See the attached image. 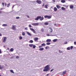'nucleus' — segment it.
Wrapping results in <instances>:
<instances>
[{
	"instance_id": "f03ea898",
	"label": "nucleus",
	"mask_w": 76,
	"mask_h": 76,
	"mask_svg": "<svg viewBox=\"0 0 76 76\" xmlns=\"http://www.w3.org/2000/svg\"><path fill=\"white\" fill-rule=\"evenodd\" d=\"M31 25L33 26H38L39 25L38 23H31Z\"/></svg>"
},
{
	"instance_id": "e433bc0d",
	"label": "nucleus",
	"mask_w": 76,
	"mask_h": 76,
	"mask_svg": "<svg viewBox=\"0 0 76 76\" xmlns=\"http://www.w3.org/2000/svg\"><path fill=\"white\" fill-rule=\"evenodd\" d=\"M22 38H23L21 36H20L19 37V39H20V40L22 39Z\"/></svg>"
},
{
	"instance_id": "603ef678",
	"label": "nucleus",
	"mask_w": 76,
	"mask_h": 76,
	"mask_svg": "<svg viewBox=\"0 0 76 76\" xmlns=\"http://www.w3.org/2000/svg\"><path fill=\"white\" fill-rule=\"evenodd\" d=\"M74 44L75 45H76V42H74Z\"/></svg>"
},
{
	"instance_id": "a19ab883",
	"label": "nucleus",
	"mask_w": 76,
	"mask_h": 76,
	"mask_svg": "<svg viewBox=\"0 0 76 76\" xmlns=\"http://www.w3.org/2000/svg\"><path fill=\"white\" fill-rule=\"evenodd\" d=\"M19 58V56H17L16 57V58Z\"/></svg>"
},
{
	"instance_id": "4c0bfd02",
	"label": "nucleus",
	"mask_w": 76,
	"mask_h": 76,
	"mask_svg": "<svg viewBox=\"0 0 76 76\" xmlns=\"http://www.w3.org/2000/svg\"><path fill=\"white\" fill-rule=\"evenodd\" d=\"M50 48V47L49 46H46L45 48V49H48V48Z\"/></svg>"
},
{
	"instance_id": "9b49d317",
	"label": "nucleus",
	"mask_w": 76,
	"mask_h": 76,
	"mask_svg": "<svg viewBox=\"0 0 76 76\" xmlns=\"http://www.w3.org/2000/svg\"><path fill=\"white\" fill-rule=\"evenodd\" d=\"M55 12H56L57 10V8L56 7H54L53 8Z\"/></svg>"
},
{
	"instance_id": "dca6fc26",
	"label": "nucleus",
	"mask_w": 76,
	"mask_h": 76,
	"mask_svg": "<svg viewBox=\"0 0 76 76\" xmlns=\"http://www.w3.org/2000/svg\"><path fill=\"white\" fill-rule=\"evenodd\" d=\"M61 3H64L66 2V0H61Z\"/></svg>"
},
{
	"instance_id": "2eb2a0df",
	"label": "nucleus",
	"mask_w": 76,
	"mask_h": 76,
	"mask_svg": "<svg viewBox=\"0 0 76 76\" xmlns=\"http://www.w3.org/2000/svg\"><path fill=\"white\" fill-rule=\"evenodd\" d=\"M6 37H4V40L3 41V42H6Z\"/></svg>"
},
{
	"instance_id": "393cba45",
	"label": "nucleus",
	"mask_w": 76,
	"mask_h": 76,
	"mask_svg": "<svg viewBox=\"0 0 76 76\" xmlns=\"http://www.w3.org/2000/svg\"><path fill=\"white\" fill-rule=\"evenodd\" d=\"M39 50L40 51H42V50H44V48H40L39 49Z\"/></svg>"
},
{
	"instance_id": "338daca9",
	"label": "nucleus",
	"mask_w": 76,
	"mask_h": 76,
	"mask_svg": "<svg viewBox=\"0 0 76 76\" xmlns=\"http://www.w3.org/2000/svg\"><path fill=\"white\" fill-rule=\"evenodd\" d=\"M4 47H6V46L5 45L4 46Z\"/></svg>"
},
{
	"instance_id": "4468645a",
	"label": "nucleus",
	"mask_w": 76,
	"mask_h": 76,
	"mask_svg": "<svg viewBox=\"0 0 76 76\" xmlns=\"http://www.w3.org/2000/svg\"><path fill=\"white\" fill-rule=\"evenodd\" d=\"M46 41L47 42H51V39H47Z\"/></svg>"
},
{
	"instance_id": "412c9836",
	"label": "nucleus",
	"mask_w": 76,
	"mask_h": 76,
	"mask_svg": "<svg viewBox=\"0 0 76 76\" xmlns=\"http://www.w3.org/2000/svg\"><path fill=\"white\" fill-rule=\"evenodd\" d=\"M29 42L30 43H33V42H34V41L32 40H31L29 41Z\"/></svg>"
},
{
	"instance_id": "a18cd8bd",
	"label": "nucleus",
	"mask_w": 76,
	"mask_h": 76,
	"mask_svg": "<svg viewBox=\"0 0 76 76\" xmlns=\"http://www.w3.org/2000/svg\"><path fill=\"white\" fill-rule=\"evenodd\" d=\"M19 18H20V17H16V18L17 19H19Z\"/></svg>"
},
{
	"instance_id": "4be33fe9",
	"label": "nucleus",
	"mask_w": 76,
	"mask_h": 76,
	"mask_svg": "<svg viewBox=\"0 0 76 76\" xmlns=\"http://www.w3.org/2000/svg\"><path fill=\"white\" fill-rule=\"evenodd\" d=\"M61 9L62 10H64V11H66V9L64 7H62Z\"/></svg>"
},
{
	"instance_id": "f8f14e48",
	"label": "nucleus",
	"mask_w": 76,
	"mask_h": 76,
	"mask_svg": "<svg viewBox=\"0 0 76 76\" xmlns=\"http://www.w3.org/2000/svg\"><path fill=\"white\" fill-rule=\"evenodd\" d=\"M56 7H57V9H58L61 8V7L58 5H56Z\"/></svg>"
},
{
	"instance_id": "423d86ee",
	"label": "nucleus",
	"mask_w": 76,
	"mask_h": 76,
	"mask_svg": "<svg viewBox=\"0 0 76 76\" xmlns=\"http://www.w3.org/2000/svg\"><path fill=\"white\" fill-rule=\"evenodd\" d=\"M36 2L37 3L39 4H40L42 3V1H41L37 0L36 1Z\"/></svg>"
},
{
	"instance_id": "cd10ccee",
	"label": "nucleus",
	"mask_w": 76,
	"mask_h": 76,
	"mask_svg": "<svg viewBox=\"0 0 76 76\" xmlns=\"http://www.w3.org/2000/svg\"><path fill=\"white\" fill-rule=\"evenodd\" d=\"M42 46H45L46 45L45 43H43L41 44Z\"/></svg>"
},
{
	"instance_id": "2f4dec72",
	"label": "nucleus",
	"mask_w": 76,
	"mask_h": 76,
	"mask_svg": "<svg viewBox=\"0 0 76 76\" xmlns=\"http://www.w3.org/2000/svg\"><path fill=\"white\" fill-rule=\"evenodd\" d=\"M3 69V66H1V65H0V69Z\"/></svg>"
},
{
	"instance_id": "a211bd4d",
	"label": "nucleus",
	"mask_w": 76,
	"mask_h": 76,
	"mask_svg": "<svg viewBox=\"0 0 76 76\" xmlns=\"http://www.w3.org/2000/svg\"><path fill=\"white\" fill-rule=\"evenodd\" d=\"M2 4L3 6H4V4H5V6H6V5H7V4H6V3H5L4 4V2H3L2 3Z\"/></svg>"
},
{
	"instance_id": "f257e3e1",
	"label": "nucleus",
	"mask_w": 76,
	"mask_h": 76,
	"mask_svg": "<svg viewBox=\"0 0 76 76\" xmlns=\"http://www.w3.org/2000/svg\"><path fill=\"white\" fill-rule=\"evenodd\" d=\"M50 65H46L44 69H43L44 72H48L50 70V68H49V66Z\"/></svg>"
},
{
	"instance_id": "de8ad7c7",
	"label": "nucleus",
	"mask_w": 76,
	"mask_h": 76,
	"mask_svg": "<svg viewBox=\"0 0 76 76\" xmlns=\"http://www.w3.org/2000/svg\"><path fill=\"white\" fill-rule=\"evenodd\" d=\"M15 5H14L12 7V9H13V8L15 6Z\"/></svg>"
},
{
	"instance_id": "e2e57ef3",
	"label": "nucleus",
	"mask_w": 76,
	"mask_h": 76,
	"mask_svg": "<svg viewBox=\"0 0 76 76\" xmlns=\"http://www.w3.org/2000/svg\"><path fill=\"white\" fill-rule=\"evenodd\" d=\"M7 50H9V48H7Z\"/></svg>"
},
{
	"instance_id": "c03bdc74",
	"label": "nucleus",
	"mask_w": 76,
	"mask_h": 76,
	"mask_svg": "<svg viewBox=\"0 0 76 76\" xmlns=\"http://www.w3.org/2000/svg\"><path fill=\"white\" fill-rule=\"evenodd\" d=\"M9 4H7V7H9Z\"/></svg>"
},
{
	"instance_id": "5fc2aeb1",
	"label": "nucleus",
	"mask_w": 76,
	"mask_h": 76,
	"mask_svg": "<svg viewBox=\"0 0 76 76\" xmlns=\"http://www.w3.org/2000/svg\"><path fill=\"white\" fill-rule=\"evenodd\" d=\"M41 47H42V46H39V48H41Z\"/></svg>"
},
{
	"instance_id": "20e7f679",
	"label": "nucleus",
	"mask_w": 76,
	"mask_h": 76,
	"mask_svg": "<svg viewBox=\"0 0 76 76\" xmlns=\"http://www.w3.org/2000/svg\"><path fill=\"white\" fill-rule=\"evenodd\" d=\"M30 30L31 31H32L34 33V34H35L36 33V31H35V30L34 29V28H30Z\"/></svg>"
},
{
	"instance_id": "c756f323",
	"label": "nucleus",
	"mask_w": 76,
	"mask_h": 76,
	"mask_svg": "<svg viewBox=\"0 0 76 76\" xmlns=\"http://www.w3.org/2000/svg\"><path fill=\"white\" fill-rule=\"evenodd\" d=\"M7 25L6 24H4L2 25V26H7Z\"/></svg>"
},
{
	"instance_id": "0eeeda50",
	"label": "nucleus",
	"mask_w": 76,
	"mask_h": 76,
	"mask_svg": "<svg viewBox=\"0 0 76 76\" xmlns=\"http://www.w3.org/2000/svg\"><path fill=\"white\" fill-rule=\"evenodd\" d=\"M39 17H40V18H39V19H40V20H44V17H42L41 16H39Z\"/></svg>"
},
{
	"instance_id": "6ab92c4d",
	"label": "nucleus",
	"mask_w": 76,
	"mask_h": 76,
	"mask_svg": "<svg viewBox=\"0 0 76 76\" xmlns=\"http://www.w3.org/2000/svg\"><path fill=\"white\" fill-rule=\"evenodd\" d=\"M13 51H14V49L13 48H11L10 49V51H11V52H13Z\"/></svg>"
},
{
	"instance_id": "b1692460",
	"label": "nucleus",
	"mask_w": 76,
	"mask_h": 76,
	"mask_svg": "<svg viewBox=\"0 0 76 76\" xmlns=\"http://www.w3.org/2000/svg\"><path fill=\"white\" fill-rule=\"evenodd\" d=\"M66 73V71H64L63 72L62 75H64Z\"/></svg>"
},
{
	"instance_id": "39448f33",
	"label": "nucleus",
	"mask_w": 76,
	"mask_h": 76,
	"mask_svg": "<svg viewBox=\"0 0 76 76\" xmlns=\"http://www.w3.org/2000/svg\"><path fill=\"white\" fill-rule=\"evenodd\" d=\"M13 26L12 27V29L13 30H16V26H13Z\"/></svg>"
},
{
	"instance_id": "ea45409f",
	"label": "nucleus",
	"mask_w": 76,
	"mask_h": 76,
	"mask_svg": "<svg viewBox=\"0 0 76 76\" xmlns=\"http://www.w3.org/2000/svg\"><path fill=\"white\" fill-rule=\"evenodd\" d=\"M47 36H54V35H50L49 34H47Z\"/></svg>"
},
{
	"instance_id": "58836bf2",
	"label": "nucleus",
	"mask_w": 76,
	"mask_h": 76,
	"mask_svg": "<svg viewBox=\"0 0 76 76\" xmlns=\"http://www.w3.org/2000/svg\"><path fill=\"white\" fill-rule=\"evenodd\" d=\"M46 44L47 45H50V42H47L46 43Z\"/></svg>"
},
{
	"instance_id": "72a5a7b5",
	"label": "nucleus",
	"mask_w": 76,
	"mask_h": 76,
	"mask_svg": "<svg viewBox=\"0 0 76 76\" xmlns=\"http://www.w3.org/2000/svg\"><path fill=\"white\" fill-rule=\"evenodd\" d=\"M41 31L42 32H44V28H42L41 29Z\"/></svg>"
},
{
	"instance_id": "7c9ffc66",
	"label": "nucleus",
	"mask_w": 76,
	"mask_h": 76,
	"mask_svg": "<svg viewBox=\"0 0 76 76\" xmlns=\"http://www.w3.org/2000/svg\"><path fill=\"white\" fill-rule=\"evenodd\" d=\"M57 39H54L53 40V42H56V41H57Z\"/></svg>"
},
{
	"instance_id": "6e6d98bb",
	"label": "nucleus",
	"mask_w": 76,
	"mask_h": 76,
	"mask_svg": "<svg viewBox=\"0 0 76 76\" xmlns=\"http://www.w3.org/2000/svg\"><path fill=\"white\" fill-rule=\"evenodd\" d=\"M53 2H56V1H55V0H53Z\"/></svg>"
},
{
	"instance_id": "8fccbe9b",
	"label": "nucleus",
	"mask_w": 76,
	"mask_h": 76,
	"mask_svg": "<svg viewBox=\"0 0 76 76\" xmlns=\"http://www.w3.org/2000/svg\"><path fill=\"white\" fill-rule=\"evenodd\" d=\"M1 49H0V54H1Z\"/></svg>"
},
{
	"instance_id": "aec40b11",
	"label": "nucleus",
	"mask_w": 76,
	"mask_h": 76,
	"mask_svg": "<svg viewBox=\"0 0 76 76\" xmlns=\"http://www.w3.org/2000/svg\"><path fill=\"white\" fill-rule=\"evenodd\" d=\"M49 29H50V32H51H51H53V29H52V28L50 27L49 28Z\"/></svg>"
},
{
	"instance_id": "79ce46f5",
	"label": "nucleus",
	"mask_w": 76,
	"mask_h": 76,
	"mask_svg": "<svg viewBox=\"0 0 76 76\" xmlns=\"http://www.w3.org/2000/svg\"><path fill=\"white\" fill-rule=\"evenodd\" d=\"M53 70H54L53 69H51L50 71V72H53Z\"/></svg>"
},
{
	"instance_id": "bb28decb",
	"label": "nucleus",
	"mask_w": 76,
	"mask_h": 76,
	"mask_svg": "<svg viewBox=\"0 0 76 76\" xmlns=\"http://www.w3.org/2000/svg\"><path fill=\"white\" fill-rule=\"evenodd\" d=\"M10 71L11 72V73H15L14 72H13V70H10Z\"/></svg>"
},
{
	"instance_id": "774afa93",
	"label": "nucleus",
	"mask_w": 76,
	"mask_h": 76,
	"mask_svg": "<svg viewBox=\"0 0 76 76\" xmlns=\"http://www.w3.org/2000/svg\"><path fill=\"white\" fill-rule=\"evenodd\" d=\"M0 76H1V75L0 74Z\"/></svg>"
},
{
	"instance_id": "37998d69",
	"label": "nucleus",
	"mask_w": 76,
	"mask_h": 76,
	"mask_svg": "<svg viewBox=\"0 0 76 76\" xmlns=\"http://www.w3.org/2000/svg\"><path fill=\"white\" fill-rule=\"evenodd\" d=\"M64 44H67V42H65V43H64Z\"/></svg>"
},
{
	"instance_id": "9d476101",
	"label": "nucleus",
	"mask_w": 76,
	"mask_h": 76,
	"mask_svg": "<svg viewBox=\"0 0 76 76\" xmlns=\"http://www.w3.org/2000/svg\"><path fill=\"white\" fill-rule=\"evenodd\" d=\"M34 40L35 41H38V37H35L34 39Z\"/></svg>"
},
{
	"instance_id": "f704fd0d",
	"label": "nucleus",
	"mask_w": 76,
	"mask_h": 76,
	"mask_svg": "<svg viewBox=\"0 0 76 76\" xmlns=\"http://www.w3.org/2000/svg\"><path fill=\"white\" fill-rule=\"evenodd\" d=\"M33 48H36V46L35 45H33Z\"/></svg>"
},
{
	"instance_id": "13d9d810",
	"label": "nucleus",
	"mask_w": 76,
	"mask_h": 76,
	"mask_svg": "<svg viewBox=\"0 0 76 76\" xmlns=\"http://www.w3.org/2000/svg\"><path fill=\"white\" fill-rule=\"evenodd\" d=\"M59 52L60 53H61V51H60V50H59Z\"/></svg>"
},
{
	"instance_id": "c9c22d12",
	"label": "nucleus",
	"mask_w": 76,
	"mask_h": 76,
	"mask_svg": "<svg viewBox=\"0 0 76 76\" xmlns=\"http://www.w3.org/2000/svg\"><path fill=\"white\" fill-rule=\"evenodd\" d=\"M67 49L68 50H70V47H68L67 48Z\"/></svg>"
},
{
	"instance_id": "864d4df0",
	"label": "nucleus",
	"mask_w": 76,
	"mask_h": 76,
	"mask_svg": "<svg viewBox=\"0 0 76 76\" xmlns=\"http://www.w3.org/2000/svg\"><path fill=\"white\" fill-rule=\"evenodd\" d=\"M54 25L56 26H58L56 24H54Z\"/></svg>"
},
{
	"instance_id": "c85d7f7f",
	"label": "nucleus",
	"mask_w": 76,
	"mask_h": 76,
	"mask_svg": "<svg viewBox=\"0 0 76 76\" xmlns=\"http://www.w3.org/2000/svg\"><path fill=\"white\" fill-rule=\"evenodd\" d=\"M45 25H48V23L46 22L44 23Z\"/></svg>"
},
{
	"instance_id": "4d7b16f0",
	"label": "nucleus",
	"mask_w": 76,
	"mask_h": 76,
	"mask_svg": "<svg viewBox=\"0 0 76 76\" xmlns=\"http://www.w3.org/2000/svg\"><path fill=\"white\" fill-rule=\"evenodd\" d=\"M27 17L28 18H29V16L28 15H27Z\"/></svg>"
},
{
	"instance_id": "052dcab7",
	"label": "nucleus",
	"mask_w": 76,
	"mask_h": 76,
	"mask_svg": "<svg viewBox=\"0 0 76 76\" xmlns=\"http://www.w3.org/2000/svg\"><path fill=\"white\" fill-rule=\"evenodd\" d=\"M2 36V35H1V33H0V37H1Z\"/></svg>"
},
{
	"instance_id": "473e14b6",
	"label": "nucleus",
	"mask_w": 76,
	"mask_h": 76,
	"mask_svg": "<svg viewBox=\"0 0 76 76\" xmlns=\"http://www.w3.org/2000/svg\"><path fill=\"white\" fill-rule=\"evenodd\" d=\"M22 35L23 36H25V33L24 32H23L22 34Z\"/></svg>"
},
{
	"instance_id": "a878e982",
	"label": "nucleus",
	"mask_w": 76,
	"mask_h": 76,
	"mask_svg": "<svg viewBox=\"0 0 76 76\" xmlns=\"http://www.w3.org/2000/svg\"><path fill=\"white\" fill-rule=\"evenodd\" d=\"M63 6H64V7H66V8L68 7V6L66 5H64Z\"/></svg>"
},
{
	"instance_id": "3c124183",
	"label": "nucleus",
	"mask_w": 76,
	"mask_h": 76,
	"mask_svg": "<svg viewBox=\"0 0 76 76\" xmlns=\"http://www.w3.org/2000/svg\"><path fill=\"white\" fill-rule=\"evenodd\" d=\"M25 29L26 30H28V27H26L25 28Z\"/></svg>"
},
{
	"instance_id": "09e8293b",
	"label": "nucleus",
	"mask_w": 76,
	"mask_h": 76,
	"mask_svg": "<svg viewBox=\"0 0 76 76\" xmlns=\"http://www.w3.org/2000/svg\"><path fill=\"white\" fill-rule=\"evenodd\" d=\"M70 48H71V49H73V46H71L70 47Z\"/></svg>"
},
{
	"instance_id": "69168bd1",
	"label": "nucleus",
	"mask_w": 76,
	"mask_h": 76,
	"mask_svg": "<svg viewBox=\"0 0 76 76\" xmlns=\"http://www.w3.org/2000/svg\"><path fill=\"white\" fill-rule=\"evenodd\" d=\"M2 13V11H0V13Z\"/></svg>"
},
{
	"instance_id": "0e129e2a",
	"label": "nucleus",
	"mask_w": 76,
	"mask_h": 76,
	"mask_svg": "<svg viewBox=\"0 0 76 76\" xmlns=\"http://www.w3.org/2000/svg\"><path fill=\"white\" fill-rule=\"evenodd\" d=\"M48 75H49V74H47L46 75V76H48Z\"/></svg>"
},
{
	"instance_id": "f3484780",
	"label": "nucleus",
	"mask_w": 76,
	"mask_h": 76,
	"mask_svg": "<svg viewBox=\"0 0 76 76\" xmlns=\"http://www.w3.org/2000/svg\"><path fill=\"white\" fill-rule=\"evenodd\" d=\"M48 5L45 4V8H46V9H48Z\"/></svg>"
},
{
	"instance_id": "bf43d9fd",
	"label": "nucleus",
	"mask_w": 76,
	"mask_h": 76,
	"mask_svg": "<svg viewBox=\"0 0 76 76\" xmlns=\"http://www.w3.org/2000/svg\"><path fill=\"white\" fill-rule=\"evenodd\" d=\"M63 53V51H61V53Z\"/></svg>"
},
{
	"instance_id": "ddd939ff",
	"label": "nucleus",
	"mask_w": 76,
	"mask_h": 76,
	"mask_svg": "<svg viewBox=\"0 0 76 76\" xmlns=\"http://www.w3.org/2000/svg\"><path fill=\"white\" fill-rule=\"evenodd\" d=\"M26 33L27 34H28V35H29L30 36H32V34H31L29 32L27 31Z\"/></svg>"
},
{
	"instance_id": "6e6552de",
	"label": "nucleus",
	"mask_w": 76,
	"mask_h": 76,
	"mask_svg": "<svg viewBox=\"0 0 76 76\" xmlns=\"http://www.w3.org/2000/svg\"><path fill=\"white\" fill-rule=\"evenodd\" d=\"M41 18V17H39V16H38L35 19V20H38L39 18Z\"/></svg>"
},
{
	"instance_id": "7ed1b4c3",
	"label": "nucleus",
	"mask_w": 76,
	"mask_h": 76,
	"mask_svg": "<svg viewBox=\"0 0 76 76\" xmlns=\"http://www.w3.org/2000/svg\"><path fill=\"white\" fill-rule=\"evenodd\" d=\"M45 18H48V19H51V16H50L48 15H45L44 16Z\"/></svg>"
},
{
	"instance_id": "680f3d73",
	"label": "nucleus",
	"mask_w": 76,
	"mask_h": 76,
	"mask_svg": "<svg viewBox=\"0 0 76 76\" xmlns=\"http://www.w3.org/2000/svg\"><path fill=\"white\" fill-rule=\"evenodd\" d=\"M44 6V4H43V5H42V7H43Z\"/></svg>"
},
{
	"instance_id": "49530a36",
	"label": "nucleus",
	"mask_w": 76,
	"mask_h": 76,
	"mask_svg": "<svg viewBox=\"0 0 76 76\" xmlns=\"http://www.w3.org/2000/svg\"><path fill=\"white\" fill-rule=\"evenodd\" d=\"M29 27L30 28H31V24H29Z\"/></svg>"
},
{
	"instance_id": "1a4fd4ad",
	"label": "nucleus",
	"mask_w": 76,
	"mask_h": 76,
	"mask_svg": "<svg viewBox=\"0 0 76 76\" xmlns=\"http://www.w3.org/2000/svg\"><path fill=\"white\" fill-rule=\"evenodd\" d=\"M69 7L70 9H73L74 7L72 5H69Z\"/></svg>"
},
{
	"instance_id": "5701e85b",
	"label": "nucleus",
	"mask_w": 76,
	"mask_h": 76,
	"mask_svg": "<svg viewBox=\"0 0 76 76\" xmlns=\"http://www.w3.org/2000/svg\"><path fill=\"white\" fill-rule=\"evenodd\" d=\"M34 44H29V46L30 47H33Z\"/></svg>"
}]
</instances>
